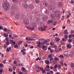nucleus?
<instances>
[{
    "label": "nucleus",
    "instance_id": "nucleus-1",
    "mask_svg": "<svg viewBox=\"0 0 74 74\" xmlns=\"http://www.w3.org/2000/svg\"><path fill=\"white\" fill-rule=\"evenodd\" d=\"M3 8L5 10L7 11L9 9V3L7 1L4 2L3 3Z\"/></svg>",
    "mask_w": 74,
    "mask_h": 74
},
{
    "label": "nucleus",
    "instance_id": "nucleus-2",
    "mask_svg": "<svg viewBox=\"0 0 74 74\" xmlns=\"http://www.w3.org/2000/svg\"><path fill=\"white\" fill-rule=\"evenodd\" d=\"M55 15L56 17H58V19H60V17L59 16L60 15V14L59 13L58 11L55 12Z\"/></svg>",
    "mask_w": 74,
    "mask_h": 74
},
{
    "label": "nucleus",
    "instance_id": "nucleus-3",
    "mask_svg": "<svg viewBox=\"0 0 74 74\" xmlns=\"http://www.w3.org/2000/svg\"><path fill=\"white\" fill-rule=\"evenodd\" d=\"M24 22L25 23V24L26 25H29V20L27 18H25L24 20Z\"/></svg>",
    "mask_w": 74,
    "mask_h": 74
},
{
    "label": "nucleus",
    "instance_id": "nucleus-4",
    "mask_svg": "<svg viewBox=\"0 0 74 74\" xmlns=\"http://www.w3.org/2000/svg\"><path fill=\"white\" fill-rule=\"evenodd\" d=\"M34 6L33 5V4H31L29 5V8L31 9V10H32V9H34Z\"/></svg>",
    "mask_w": 74,
    "mask_h": 74
},
{
    "label": "nucleus",
    "instance_id": "nucleus-5",
    "mask_svg": "<svg viewBox=\"0 0 74 74\" xmlns=\"http://www.w3.org/2000/svg\"><path fill=\"white\" fill-rule=\"evenodd\" d=\"M51 18H52L53 19V20H56V18H55V16L54 14H51Z\"/></svg>",
    "mask_w": 74,
    "mask_h": 74
},
{
    "label": "nucleus",
    "instance_id": "nucleus-6",
    "mask_svg": "<svg viewBox=\"0 0 74 74\" xmlns=\"http://www.w3.org/2000/svg\"><path fill=\"white\" fill-rule=\"evenodd\" d=\"M46 28H47V26H44L43 28H42L41 30V32H44V31H45L46 30Z\"/></svg>",
    "mask_w": 74,
    "mask_h": 74
},
{
    "label": "nucleus",
    "instance_id": "nucleus-7",
    "mask_svg": "<svg viewBox=\"0 0 74 74\" xmlns=\"http://www.w3.org/2000/svg\"><path fill=\"white\" fill-rule=\"evenodd\" d=\"M62 5H63V3L61 2H59L58 3V5L59 6V7H62Z\"/></svg>",
    "mask_w": 74,
    "mask_h": 74
},
{
    "label": "nucleus",
    "instance_id": "nucleus-8",
    "mask_svg": "<svg viewBox=\"0 0 74 74\" xmlns=\"http://www.w3.org/2000/svg\"><path fill=\"white\" fill-rule=\"evenodd\" d=\"M71 44L69 43L67 45V47L68 48H71Z\"/></svg>",
    "mask_w": 74,
    "mask_h": 74
},
{
    "label": "nucleus",
    "instance_id": "nucleus-9",
    "mask_svg": "<svg viewBox=\"0 0 74 74\" xmlns=\"http://www.w3.org/2000/svg\"><path fill=\"white\" fill-rule=\"evenodd\" d=\"M53 23V21L52 20H49L47 21V23Z\"/></svg>",
    "mask_w": 74,
    "mask_h": 74
},
{
    "label": "nucleus",
    "instance_id": "nucleus-10",
    "mask_svg": "<svg viewBox=\"0 0 74 74\" xmlns=\"http://www.w3.org/2000/svg\"><path fill=\"white\" fill-rule=\"evenodd\" d=\"M43 4L44 6H47L48 5V3L47 2H44L43 3Z\"/></svg>",
    "mask_w": 74,
    "mask_h": 74
},
{
    "label": "nucleus",
    "instance_id": "nucleus-11",
    "mask_svg": "<svg viewBox=\"0 0 74 74\" xmlns=\"http://www.w3.org/2000/svg\"><path fill=\"white\" fill-rule=\"evenodd\" d=\"M45 48H46V49H44V50L45 51H46L47 49V47H46V46L44 45L42 47V49H44Z\"/></svg>",
    "mask_w": 74,
    "mask_h": 74
},
{
    "label": "nucleus",
    "instance_id": "nucleus-12",
    "mask_svg": "<svg viewBox=\"0 0 74 74\" xmlns=\"http://www.w3.org/2000/svg\"><path fill=\"white\" fill-rule=\"evenodd\" d=\"M60 39L59 38H55V40L57 42H59V41H60Z\"/></svg>",
    "mask_w": 74,
    "mask_h": 74
},
{
    "label": "nucleus",
    "instance_id": "nucleus-13",
    "mask_svg": "<svg viewBox=\"0 0 74 74\" xmlns=\"http://www.w3.org/2000/svg\"><path fill=\"white\" fill-rule=\"evenodd\" d=\"M42 19L44 21H46V20H47V17L43 16L42 17Z\"/></svg>",
    "mask_w": 74,
    "mask_h": 74
},
{
    "label": "nucleus",
    "instance_id": "nucleus-14",
    "mask_svg": "<svg viewBox=\"0 0 74 74\" xmlns=\"http://www.w3.org/2000/svg\"><path fill=\"white\" fill-rule=\"evenodd\" d=\"M71 67L72 68V70H74V68L73 67H74V64L73 63H71Z\"/></svg>",
    "mask_w": 74,
    "mask_h": 74
},
{
    "label": "nucleus",
    "instance_id": "nucleus-15",
    "mask_svg": "<svg viewBox=\"0 0 74 74\" xmlns=\"http://www.w3.org/2000/svg\"><path fill=\"white\" fill-rule=\"evenodd\" d=\"M12 1L14 3H17L18 2V0H12Z\"/></svg>",
    "mask_w": 74,
    "mask_h": 74
},
{
    "label": "nucleus",
    "instance_id": "nucleus-16",
    "mask_svg": "<svg viewBox=\"0 0 74 74\" xmlns=\"http://www.w3.org/2000/svg\"><path fill=\"white\" fill-rule=\"evenodd\" d=\"M45 62L47 64H49V61L48 60H46L45 61Z\"/></svg>",
    "mask_w": 74,
    "mask_h": 74
},
{
    "label": "nucleus",
    "instance_id": "nucleus-17",
    "mask_svg": "<svg viewBox=\"0 0 74 74\" xmlns=\"http://www.w3.org/2000/svg\"><path fill=\"white\" fill-rule=\"evenodd\" d=\"M69 52L68 51H65L64 53V56H67L69 54Z\"/></svg>",
    "mask_w": 74,
    "mask_h": 74
},
{
    "label": "nucleus",
    "instance_id": "nucleus-18",
    "mask_svg": "<svg viewBox=\"0 0 74 74\" xmlns=\"http://www.w3.org/2000/svg\"><path fill=\"white\" fill-rule=\"evenodd\" d=\"M4 66L3 65V64H2V63H0V67L1 69V68H4V66Z\"/></svg>",
    "mask_w": 74,
    "mask_h": 74
},
{
    "label": "nucleus",
    "instance_id": "nucleus-19",
    "mask_svg": "<svg viewBox=\"0 0 74 74\" xmlns=\"http://www.w3.org/2000/svg\"><path fill=\"white\" fill-rule=\"evenodd\" d=\"M51 10H55V8L54 6H51Z\"/></svg>",
    "mask_w": 74,
    "mask_h": 74
},
{
    "label": "nucleus",
    "instance_id": "nucleus-20",
    "mask_svg": "<svg viewBox=\"0 0 74 74\" xmlns=\"http://www.w3.org/2000/svg\"><path fill=\"white\" fill-rule=\"evenodd\" d=\"M45 12L46 14H48V13H49V11H48V10L47 9H46L45 10Z\"/></svg>",
    "mask_w": 74,
    "mask_h": 74
},
{
    "label": "nucleus",
    "instance_id": "nucleus-21",
    "mask_svg": "<svg viewBox=\"0 0 74 74\" xmlns=\"http://www.w3.org/2000/svg\"><path fill=\"white\" fill-rule=\"evenodd\" d=\"M68 34V32H67V29H66L65 31V33L64 34V35L66 34Z\"/></svg>",
    "mask_w": 74,
    "mask_h": 74
},
{
    "label": "nucleus",
    "instance_id": "nucleus-22",
    "mask_svg": "<svg viewBox=\"0 0 74 74\" xmlns=\"http://www.w3.org/2000/svg\"><path fill=\"white\" fill-rule=\"evenodd\" d=\"M47 42V40H45L43 42V43H41V44H42L43 45H44L46 44Z\"/></svg>",
    "mask_w": 74,
    "mask_h": 74
},
{
    "label": "nucleus",
    "instance_id": "nucleus-23",
    "mask_svg": "<svg viewBox=\"0 0 74 74\" xmlns=\"http://www.w3.org/2000/svg\"><path fill=\"white\" fill-rule=\"evenodd\" d=\"M40 1V0H35V2L36 3H37V4L39 3Z\"/></svg>",
    "mask_w": 74,
    "mask_h": 74
},
{
    "label": "nucleus",
    "instance_id": "nucleus-24",
    "mask_svg": "<svg viewBox=\"0 0 74 74\" xmlns=\"http://www.w3.org/2000/svg\"><path fill=\"white\" fill-rule=\"evenodd\" d=\"M40 22V19H39L38 18L36 20V22L38 23V22Z\"/></svg>",
    "mask_w": 74,
    "mask_h": 74
},
{
    "label": "nucleus",
    "instance_id": "nucleus-25",
    "mask_svg": "<svg viewBox=\"0 0 74 74\" xmlns=\"http://www.w3.org/2000/svg\"><path fill=\"white\" fill-rule=\"evenodd\" d=\"M42 74H44V73L46 74L47 73V72L45 71V69L43 70V71H42Z\"/></svg>",
    "mask_w": 74,
    "mask_h": 74
},
{
    "label": "nucleus",
    "instance_id": "nucleus-26",
    "mask_svg": "<svg viewBox=\"0 0 74 74\" xmlns=\"http://www.w3.org/2000/svg\"><path fill=\"white\" fill-rule=\"evenodd\" d=\"M58 68V65L57 64H56L53 68V69H56V68Z\"/></svg>",
    "mask_w": 74,
    "mask_h": 74
},
{
    "label": "nucleus",
    "instance_id": "nucleus-27",
    "mask_svg": "<svg viewBox=\"0 0 74 74\" xmlns=\"http://www.w3.org/2000/svg\"><path fill=\"white\" fill-rule=\"evenodd\" d=\"M14 9H16L18 8V6L16 5H14Z\"/></svg>",
    "mask_w": 74,
    "mask_h": 74
},
{
    "label": "nucleus",
    "instance_id": "nucleus-28",
    "mask_svg": "<svg viewBox=\"0 0 74 74\" xmlns=\"http://www.w3.org/2000/svg\"><path fill=\"white\" fill-rule=\"evenodd\" d=\"M5 44H6V45H8L10 44V43H9V42L8 41H6L5 42Z\"/></svg>",
    "mask_w": 74,
    "mask_h": 74
},
{
    "label": "nucleus",
    "instance_id": "nucleus-29",
    "mask_svg": "<svg viewBox=\"0 0 74 74\" xmlns=\"http://www.w3.org/2000/svg\"><path fill=\"white\" fill-rule=\"evenodd\" d=\"M48 8L49 10H52L51 9V6L49 5L48 6Z\"/></svg>",
    "mask_w": 74,
    "mask_h": 74
},
{
    "label": "nucleus",
    "instance_id": "nucleus-30",
    "mask_svg": "<svg viewBox=\"0 0 74 74\" xmlns=\"http://www.w3.org/2000/svg\"><path fill=\"white\" fill-rule=\"evenodd\" d=\"M73 40V39H70L69 40V43H71V42Z\"/></svg>",
    "mask_w": 74,
    "mask_h": 74
},
{
    "label": "nucleus",
    "instance_id": "nucleus-31",
    "mask_svg": "<svg viewBox=\"0 0 74 74\" xmlns=\"http://www.w3.org/2000/svg\"><path fill=\"white\" fill-rule=\"evenodd\" d=\"M60 58H62V59H63L64 58V56L63 55H60Z\"/></svg>",
    "mask_w": 74,
    "mask_h": 74
},
{
    "label": "nucleus",
    "instance_id": "nucleus-32",
    "mask_svg": "<svg viewBox=\"0 0 74 74\" xmlns=\"http://www.w3.org/2000/svg\"><path fill=\"white\" fill-rule=\"evenodd\" d=\"M15 13H14V12H12L11 13V15H12V16H14V15H15Z\"/></svg>",
    "mask_w": 74,
    "mask_h": 74
},
{
    "label": "nucleus",
    "instance_id": "nucleus-33",
    "mask_svg": "<svg viewBox=\"0 0 74 74\" xmlns=\"http://www.w3.org/2000/svg\"><path fill=\"white\" fill-rule=\"evenodd\" d=\"M29 38V41H35V39H32L30 38Z\"/></svg>",
    "mask_w": 74,
    "mask_h": 74
},
{
    "label": "nucleus",
    "instance_id": "nucleus-34",
    "mask_svg": "<svg viewBox=\"0 0 74 74\" xmlns=\"http://www.w3.org/2000/svg\"><path fill=\"white\" fill-rule=\"evenodd\" d=\"M72 37H73V36H72V35L71 34L69 36V38H71Z\"/></svg>",
    "mask_w": 74,
    "mask_h": 74
},
{
    "label": "nucleus",
    "instance_id": "nucleus-35",
    "mask_svg": "<svg viewBox=\"0 0 74 74\" xmlns=\"http://www.w3.org/2000/svg\"><path fill=\"white\" fill-rule=\"evenodd\" d=\"M3 36H4L5 37H8V34L7 35V34H4Z\"/></svg>",
    "mask_w": 74,
    "mask_h": 74
},
{
    "label": "nucleus",
    "instance_id": "nucleus-36",
    "mask_svg": "<svg viewBox=\"0 0 74 74\" xmlns=\"http://www.w3.org/2000/svg\"><path fill=\"white\" fill-rule=\"evenodd\" d=\"M54 59L55 60H56V61H57L58 60H59V58H55Z\"/></svg>",
    "mask_w": 74,
    "mask_h": 74
},
{
    "label": "nucleus",
    "instance_id": "nucleus-37",
    "mask_svg": "<svg viewBox=\"0 0 74 74\" xmlns=\"http://www.w3.org/2000/svg\"><path fill=\"white\" fill-rule=\"evenodd\" d=\"M73 54H71V53H70L69 56L70 57V58H72V57H73Z\"/></svg>",
    "mask_w": 74,
    "mask_h": 74
},
{
    "label": "nucleus",
    "instance_id": "nucleus-38",
    "mask_svg": "<svg viewBox=\"0 0 74 74\" xmlns=\"http://www.w3.org/2000/svg\"><path fill=\"white\" fill-rule=\"evenodd\" d=\"M22 42H23L22 41H20L19 42H18V45H21V44H22Z\"/></svg>",
    "mask_w": 74,
    "mask_h": 74
},
{
    "label": "nucleus",
    "instance_id": "nucleus-39",
    "mask_svg": "<svg viewBox=\"0 0 74 74\" xmlns=\"http://www.w3.org/2000/svg\"><path fill=\"white\" fill-rule=\"evenodd\" d=\"M48 58H52V55L51 54L49 55L48 56Z\"/></svg>",
    "mask_w": 74,
    "mask_h": 74
},
{
    "label": "nucleus",
    "instance_id": "nucleus-40",
    "mask_svg": "<svg viewBox=\"0 0 74 74\" xmlns=\"http://www.w3.org/2000/svg\"><path fill=\"white\" fill-rule=\"evenodd\" d=\"M3 31H4V32H7V29H6V28H4L3 29Z\"/></svg>",
    "mask_w": 74,
    "mask_h": 74
},
{
    "label": "nucleus",
    "instance_id": "nucleus-41",
    "mask_svg": "<svg viewBox=\"0 0 74 74\" xmlns=\"http://www.w3.org/2000/svg\"><path fill=\"white\" fill-rule=\"evenodd\" d=\"M23 7H24L25 8H27V5H23Z\"/></svg>",
    "mask_w": 74,
    "mask_h": 74
},
{
    "label": "nucleus",
    "instance_id": "nucleus-42",
    "mask_svg": "<svg viewBox=\"0 0 74 74\" xmlns=\"http://www.w3.org/2000/svg\"><path fill=\"white\" fill-rule=\"evenodd\" d=\"M26 51V49H23L21 50V52H24V51Z\"/></svg>",
    "mask_w": 74,
    "mask_h": 74
},
{
    "label": "nucleus",
    "instance_id": "nucleus-43",
    "mask_svg": "<svg viewBox=\"0 0 74 74\" xmlns=\"http://www.w3.org/2000/svg\"><path fill=\"white\" fill-rule=\"evenodd\" d=\"M18 47V45H16L15 47H14V48H17Z\"/></svg>",
    "mask_w": 74,
    "mask_h": 74
},
{
    "label": "nucleus",
    "instance_id": "nucleus-44",
    "mask_svg": "<svg viewBox=\"0 0 74 74\" xmlns=\"http://www.w3.org/2000/svg\"><path fill=\"white\" fill-rule=\"evenodd\" d=\"M18 73L19 74H23V73L21 72V71H19Z\"/></svg>",
    "mask_w": 74,
    "mask_h": 74
},
{
    "label": "nucleus",
    "instance_id": "nucleus-45",
    "mask_svg": "<svg viewBox=\"0 0 74 74\" xmlns=\"http://www.w3.org/2000/svg\"><path fill=\"white\" fill-rule=\"evenodd\" d=\"M0 29H1V30H3V26H0Z\"/></svg>",
    "mask_w": 74,
    "mask_h": 74
},
{
    "label": "nucleus",
    "instance_id": "nucleus-46",
    "mask_svg": "<svg viewBox=\"0 0 74 74\" xmlns=\"http://www.w3.org/2000/svg\"><path fill=\"white\" fill-rule=\"evenodd\" d=\"M9 71H10V72H12V69H9Z\"/></svg>",
    "mask_w": 74,
    "mask_h": 74
},
{
    "label": "nucleus",
    "instance_id": "nucleus-47",
    "mask_svg": "<svg viewBox=\"0 0 74 74\" xmlns=\"http://www.w3.org/2000/svg\"><path fill=\"white\" fill-rule=\"evenodd\" d=\"M3 69H0V73H3Z\"/></svg>",
    "mask_w": 74,
    "mask_h": 74
},
{
    "label": "nucleus",
    "instance_id": "nucleus-48",
    "mask_svg": "<svg viewBox=\"0 0 74 74\" xmlns=\"http://www.w3.org/2000/svg\"><path fill=\"white\" fill-rule=\"evenodd\" d=\"M60 64H62V66H63V62H60Z\"/></svg>",
    "mask_w": 74,
    "mask_h": 74
},
{
    "label": "nucleus",
    "instance_id": "nucleus-49",
    "mask_svg": "<svg viewBox=\"0 0 74 74\" xmlns=\"http://www.w3.org/2000/svg\"><path fill=\"white\" fill-rule=\"evenodd\" d=\"M40 69L41 71H42L43 70V69H44L42 67L40 68Z\"/></svg>",
    "mask_w": 74,
    "mask_h": 74
},
{
    "label": "nucleus",
    "instance_id": "nucleus-50",
    "mask_svg": "<svg viewBox=\"0 0 74 74\" xmlns=\"http://www.w3.org/2000/svg\"><path fill=\"white\" fill-rule=\"evenodd\" d=\"M68 38V36L65 35V39H66V38Z\"/></svg>",
    "mask_w": 74,
    "mask_h": 74
},
{
    "label": "nucleus",
    "instance_id": "nucleus-51",
    "mask_svg": "<svg viewBox=\"0 0 74 74\" xmlns=\"http://www.w3.org/2000/svg\"><path fill=\"white\" fill-rule=\"evenodd\" d=\"M46 68H47V69H49V65H47L46 66Z\"/></svg>",
    "mask_w": 74,
    "mask_h": 74
},
{
    "label": "nucleus",
    "instance_id": "nucleus-52",
    "mask_svg": "<svg viewBox=\"0 0 74 74\" xmlns=\"http://www.w3.org/2000/svg\"><path fill=\"white\" fill-rule=\"evenodd\" d=\"M74 51H72L70 53H71V54H73L74 55Z\"/></svg>",
    "mask_w": 74,
    "mask_h": 74
},
{
    "label": "nucleus",
    "instance_id": "nucleus-53",
    "mask_svg": "<svg viewBox=\"0 0 74 74\" xmlns=\"http://www.w3.org/2000/svg\"><path fill=\"white\" fill-rule=\"evenodd\" d=\"M6 51H8V52H9V51H10V49L8 48H7L6 49Z\"/></svg>",
    "mask_w": 74,
    "mask_h": 74
},
{
    "label": "nucleus",
    "instance_id": "nucleus-54",
    "mask_svg": "<svg viewBox=\"0 0 74 74\" xmlns=\"http://www.w3.org/2000/svg\"><path fill=\"white\" fill-rule=\"evenodd\" d=\"M6 60H3V63H5L6 62Z\"/></svg>",
    "mask_w": 74,
    "mask_h": 74
},
{
    "label": "nucleus",
    "instance_id": "nucleus-55",
    "mask_svg": "<svg viewBox=\"0 0 74 74\" xmlns=\"http://www.w3.org/2000/svg\"><path fill=\"white\" fill-rule=\"evenodd\" d=\"M51 59H50V61H52V60H53V58H50Z\"/></svg>",
    "mask_w": 74,
    "mask_h": 74
},
{
    "label": "nucleus",
    "instance_id": "nucleus-56",
    "mask_svg": "<svg viewBox=\"0 0 74 74\" xmlns=\"http://www.w3.org/2000/svg\"><path fill=\"white\" fill-rule=\"evenodd\" d=\"M71 3L72 4H73V3H74V1H73V0H71Z\"/></svg>",
    "mask_w": 74,
    "mask_h": 74
},
{
    "label": "nucleus",
    "instance_id": "nucleus-57",
    "mask_svg": "<svg viewBox=\"0 0 74 74\" xmlns=\"http://www.w3.org/2000/svg\"><path fill=\"white\" fill-rule=\"evenodd\" d=\"M56 23H57V22H56V21H55L54 22V26H55V25H57V24H56Z\"/></svg>",
    "mask_w": 74,
    "mask_h": 74
},
{
    "label": "nucleus",
    "instance_id": "nucleus-58",
    "mask_svg": "<svg viewBox=\"0 0 74 74\" xmlns=\"http://www.w3.org/2000/svg\"><path fill=\"white\" fill-rule=\"evenodd\" d=\"M21 64V65L22 67H23V66H24V65H23V63L21 64Z\"/></svg>",
    "mask_w": 74,
    "mask_h": 74
},
{
    "label": "nucleus",
    "instance_id": "nucleus-59",
    "mask_svg": "<svg viewBox=\"0 0 74 74\" xmlns=\"http://www.w3.org/2000/svg\"><path fill=\"white\" fill-rule=\"evenodd\" d=\"M62 28L63 29H64L66 28V26H64L62 27Z\"/></svg>",
    "mask_w": 74,
    "mask_h": 74
},
{
    "label": "nucleus",
    "instance_id": "nucleus-60",
    "mask_svg": "<svg viewBox=\"0 0 74 74\" xmlns=\"http://www.w3.org/2000/svg\"><path fill=\"white\" fill-rule=\"evenodd\" d=\"M34 48V46H31L30 47V48L31 49H32V48Z\"/></svg>",
    "mask_w": 74,
    "mask_h": 74
},
{
    "label": "nucleus",
    "instance_id": "nucleus-61",
    "mask_svg": "<svg viewBox=\"0 0 74 74\" xmlns=\"http://www.w3.org/2000/svg\"><path fill=\"white\" fill-rule=\"evenodd\" d=\"M8 40H9L8 38H6L5 39V40L6 41H8Z\"/></svg>",
    "mask_w": 74,
    "mask_h": 74
},
{
    "label": "nucleus",
    "instance_id": "nucleus-62",
    "mask_svg": "<svg viewBox=\"0 0 74 74\" xmlns=\"http://www.w3.org/2000/svg\"><path fill=\"white\" fill-rule=\"evenodd\" d=\"M34 29V28L32 27L31 28L30 30H33Z\"/></svg>",
    "mask_w": 74,
    "mask_h": 74
},
{
    "label": "nucleus",
    "instance_id": "nucleus-63",
    "mask_svg": "<svg viewBox=\"0 0 74 74\" xmlns=\"http://www.w3.org/2000/svg\"><path fill=\"white\" fill-rule=\"evenodd\" d=\"M27 72H28L24 71V74H27Z\"/></svg>",
    "mask_w": 74,
    "mask_h": 74
},
{
    "label": "nucleus",
    "instance_id": "nucleus-64",
    "mask_svg": "<svg viewBox=\"0 0 74 74\" xmlns=\"http://www.w3.org/2000/svg\"><path fill=\"white\" fill-rule=\"evenodd\" d=\"M25 44H26V45H25V47H27V46H28V45H27V44L26 43Z\"/></svg>",
    "mask_w": 74,
    "mask_h": 74
}]
</instances>
